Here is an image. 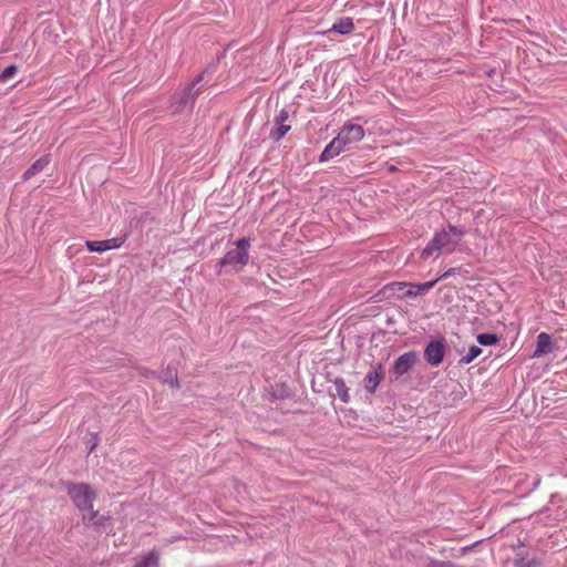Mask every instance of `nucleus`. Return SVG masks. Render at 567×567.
Wrapping results in <instances>:
<instances>
[{
	"label": "nucleus",
	"mask_w": 567,
	"mask_h": 567,
	"mask_svg": "<svg viewBox=\"0 0 567 567\" xmlns=\"http://www.w3.org/2000/svg\"><path fill=\"white\" fill-rule=\"evenodd\" d=\"M165 382H171V385L174 386H178V380L176 378H173V375L171 377V379L168 380V378H165L164 379Z\"/></svg>",
	"instance_id": "nucleus-26"
},
{
	"label": "nucleus",
	"mask_w": 567,
	"mask_h": 567,
	"mask_svg": "<svg viewBox=\"0 0 567 567\" xmlns=\"http://www.w3.org/2000/svg\"><path fill=\"white\" fill-rule=\"evenodd\" d=\"M135 567H158V557L154 551L145 555Z\"/></svg>",
	"instance_id": "nucleus-17"
},
{
	"label": "nucleus",
	"mask_w": 567,
	"mask_h": 567,
	"mask_svg": "<svg viewBox=\"0 0 567 567\" xmlns=\"http://www.w3.org/2000/svg\"><path fill=\"white\" fill-rule=\"evenodd\" d=\"M364 136V130L361 125L348 123L338 134V141L346 147L350 144L360 142Z\"/></svg>",
	"instance_id": "nucleus-7"
},
{
	"label": "nucleus",
	"mask_w": 567,
	"mask_h": 567,
	"mask_svg": "<svg viewBox=\"0 0 567 567\" xmlns=\"http://www.w3.org/2000/svg\"><path fill=\"white\" fill-rule=\"evenodd\" d=\"M96 444H97V439H96V436H93V443H92V446L90 449V452L95 449Z\"/></svg>",
	"instance_id": "nucleus-27"
},
{
	"label": "nucleus",
	"mask_w": 567,
	"mask_h": 567,
	"mask_svg": "<svg viewBox=\"0 0 567 567\" xmlns=\"http://www.w3.org/2000/svg\"><path fill=\"white\" fill-rule=\"evenodd\" d=\"M344 146L338 141V137H334L322 151L319 161L327 162L334 156L339 155L343 151Z\"/></svg>",
	"instance_id": "nucleus-13"
},
{
	"label": "nucleus",
	"mask_w": 567,
	"mask_h": 567,
	"mask_svg": "<svg viewBox=\"0 0 567 567\" xmlns=\"http://www.w3.org/2000/svg\"><path fill=\"white\" fill-rule=\"evenodd\" d=\"M17 70H18V69H17V66H16V65H9V66H7V68L2 71V73H1V75H0V79H1L2 81H8V80H10L11 78H13V76H14V74L17 73Z\"/></svg>",
	"instance_id": "nucleus-23"
},
{
	"label": "nucleus",
	"mask_w": 567,
	"mask_h": 567,
	"mask_svg": "<svg viewBox=\"0 0 567 567\" xmlns=\"http://www.w3.org/2000/svg\"><path fill=\"white\" fill-rule=\"evenodd\" d=\"M417 354L415 351H409L401 354L393 363L392 374L395 379L401 378L408 373L416 363Z\"/></svg>",
	"instance_id": "nucleus-8"
},
{
	"label": "nucleus",
	"mask_w": 567,
	"mask_h": 567,
	"mask_svg": "<svg viewBox=\"0 0 567 567\" xmlns=\"http://www.w3.org/2000/svg\"><path fill=\"white\" fill-rule=\"evenodd\" d=\"M354 30V23L351 18L346 17L334 22L329 30V32H334L338 34H349Z\"/></svg>",
	"instance_id": "nucleus-15"
},
{
	"label": "nucleus",
	"mask_w": 567,
	"mask_h": 567,
	"mask_svg": "<svg viewBox=\"0 0 567 567\" xmlns=\"http://www.w3.org/2000/svg\"><path fill=\"white\" fill-rule=\"evenodd\" d=\"M50 163L49 156H42L39 159H37L24 173L22 178L24 181H29L33 176L38 175L40 172H42Z\"/></svg>",
	"instance_id": "nucleus-14"
},
{
	"label": "nucleus",
	"mask_w": 567,
	"mask_h": 567,
	"mask_svg": "<svg viewBox=\"0 0 567 567\" xmlns=\"http://www.w3.org/2000/svg\"><path fill=\"white\" fill-rule=\"evenodd\" d=\"M553 350L551 337L546 332H540L537 336L536 349L533 353L534 358L543 357Z\"/></svg>",
	"instance_id": "nucleus-10"
},
{
	"label": "nucleus",
	"mask_w": 567,
	"mask_h": 567,
	"mask_svg": "<svg viewBox=\"0 0 567 567\" xmlns=\"http://www.w3.org/2000/svg\"><path fill=\"white\" fill-rule=\"evenodd\" d=\"M538 561L534 558L520 557L515 560V567H537Z\"/></svg>",
	"instance_id": "nucleus-21"
},
{
	"label": "nucleus",
	"mask_w": 567,
	"mask_h": 567,
	"mask_svg": "<svg viewBox=\"0 0 567 567\" xmlns=\"http://www.w3.org/2000/svg\"><path fill=\"white\" fill-rule=\"evenodd\" d=\"M437 281L439 279L423 284L393 282L389 288L398 291L401 297L415 298L427 293Z\"/></svg>",
	"instance_id": "nucleus-5"
},
{
	"label": "nucleus",
	"mask_w": 567,
	"mask_h": 567,
	"mask_svg": "<svg viewBox=\"0 0 567 567\" xmlns=\"http://www.w3.org/2000/svg\"><path fill=\"white\" fill-rule=\"evenodd\" d=\"M445 349L446 344L443 338L430 341L424 349L425 361L433 367L440 365L444 360Z\"/></svg>",
	"instance_id": "nucleus-6"
},
{
	"label": "nucleus",
	"mask_w": 567,
	"mask_h": 567,
	"mask_svg": "<svg viewBox=\"0 0 567 567\" xmlns=\"http://www.w3.org/2000/svg\"><path fill=\"white\" fill-rule=\"evenodd\" d=\"M85 245L92 252H103L107 250V245H105L104 240H87Z\"/></svg>",
	"instance_id": "nucleus-20"
},
{
	"label": "nucleus",
	"mask_w": 567,
	"mask_h": 567,
	"mask_svg": "<svg viewBox=\"0 0 567 567\" xmlns=\"http://www.w3.org/2000/svg\"><path fill=\"white\" fill-rule=\"evenodd\" d=\"M427 567H456V566L453 564H447V563H443V561H433V563L429 564Z\"/></svg>",
	"instance_id": "nucleus-25"
},
{
	"label": "nucleus",
	"mask_w": 567,
	"mask_h": 567,
	"mask_svg": "<svg viewBox=\"0 0 567 567\" xmlns=\"http://www.w3.org/2000/svg\"><path fill=\"white\" fill-rule=\"evenodd\" d=\"M382 378L383 371L381 365L370 371L364 378V386L367 391L371 394L374 393Z\"/></svg>",
	"instance_id": "nucleus-12"
},
{
	"label": "nucleus",
	"mask_w": 567,
	"mask_h": 567,
	"mask_svg": "<svg viewBox=\"0 0 567 567\" xmlns=\"http://www.w3.org/2000/svg\"><path fill=\"white\" fill-rule=\"evenodd\" d=\"M125 239H126L125 236L114 237L111 239H105L104 243H105V245H107V250H111V249L121 247L124 244Z\"/></svg>",
	"instance_id": "nucleus-22"
},
{
	"label": "nucleus",
	"mask_w": 567,
	"mask_h": 567,
	"mask_svg": "<svg viewBox=\"0 0 567 567\" xmlns=\"http://www.w3.org/2000/svg\"><path fill=\"white\" fill-rule=\"evenodd\" d=\"M250 244L249 239L243 237L237 240L236 247L228 250L225 256L217 261L216 268H218V272H221V268L226 266H230L234 270H241L249 260V250Z\"/></svg>",
	"instance_id": "nucleus-2"
},
{
	"label": "nucleus",
	"mask_w": 567,
	"mask_h": 567,
	"mask_svg": "<svg viewBox=\"0 0 567 567\" xmlns=\"http://www.w3.org/2000/svg\"><path fill=\"white\" fill-rule=\"evenodd\" d=\"M481 353H482V349L478 346H471L470 349H468V352L461 358L460 363L461 364H470Z\"/></svg>",
	"instance_id": "nucleus-18"
},
{
	"label": "nucleus",
	"mask_w": 567,
	"mask_h": 567,
	"mask_svg": "<svg viewBox=\"0 0 567 567\" xmlns=\"http://www.w3.org/2000/svg\"><path fill=\"white\" fill-rule=\"evenodd\" d=\"M203 80V75H198L183 92L175 94L172 100V112L173 113H182L186 109H192L197 95L199 94V89L196 86Z\"/></svg>",
	"instance_id": "nucleus-4"
},
{
	"label": "nucleus",
	"mask_w": 567,
	"mask_h": 567,
	"mask_svg": "<svg viewBox=\"0 0 567 567\" xmlns=\"http://www.w3.org/2000/svg\"><path fill=\"white\" fill-rule=\"evenodd\" d=\"M464 235L465 231L463 229L450 225L446 229L435 233L433 238L423 248L421 257L423 259H427L431 257H437L440 252H453Z\"/></svg>",
	"instance_id": "nucleus-1"
},
{
	"label": "nucleus",
	"mask_w": 567,
	"mask_h": 567,
	"mask_svg": "<svg viewBox=\"0 0 567 567\" xmlns=\"http://www.w3.org/2000/svg\"><path fill=\"white\" fill-rule=\"evenodd\" d=\"M333 384H334L336 392H337L338 396L340 398V400L344 403H348L350 400V396H349V389L346 385L344 380L341 378H337L333 381Z\"/></svg>",
	"instance_id": "nucleus-16"
},
{
	"label": "nucleus",
	"mask_w": 567,
	"mask_h": 567,
	"mask_svg": "<svg viewBox=\"0 0 567 567\" xmlns=\"http://www.w3.org/2000/svg\"><path fill=\"white\" fill-rule=\"evenodd\" d=\"M82 519L86 525H92L96 528H106L110 525V517L99 515L94 509H92V512L84 513L82 515Z\"/></svg>",
	"instance_id": "nucleus-11"
},
{
	"label": "nucleus",
	"mask_w": 567,
	"mask_h": 567,
	"mask_svg": "<svg viewBox=\"0 0 567 567\" xmlns=\"http://www.w3.org/2000/svg\"><path fill=\"white\" fill-rule=\"evenodd\" d=\"M460 271H461V268H450L444 274H442L440 277H437L436 279H439V281H440L441 279L447 278L450 276H454L455 274H457Z\"/></svg>",
	"instance_id": "nucleus-24"
},
{
	"label": "nucleus",
	"mask_w": 567,
	"mask_h": 567,
	"mask_svg": "<svg viewBox=\"0 0 567 567\" xmlns=\"http://www.w3.org/2000/svg\"><path fill=\"white\" fill-rule=\"evenodd\" d=\"M68 493L74 505L84 513L92 512L96 492L85 483H71L68 485Z\"/></svg>",
	"instance_id": "nucleus-3"
},
{
	"label": "nucleus",
	"mask_w": 567,
	"mask_h": 567,
	"mask_svg": "<svg viewBox=\"0 0 567 567\" xmlns=\"http://www.w3.org/2000/svg\"><path fill=\"white\" fill-rule=\"evenodd\" d=\"M288 118L289 112L285 109L280 110L278 115L275 117L274 127L269 133L272 141L279 142L290 131L291 126L286 124Z\"/></svg>",
	"instance_id": "nucleus-9"
},
{
	"label": "nucleus",
	"mask_w": 567,
	"mask_h": 567,
	"mask_svg": "<svg viewBox=\"0 0 567 567\" xmlns=\"http://www.w3.org/2000/svg\"><path fill=\"white\" fill-rule=\"evenodd\" d=\"M476 340L482 346H494L497 343L498 338L495 333H480Z\"/></svg>",
	"instance_id": "nucleus-19"
}]
</instances>
